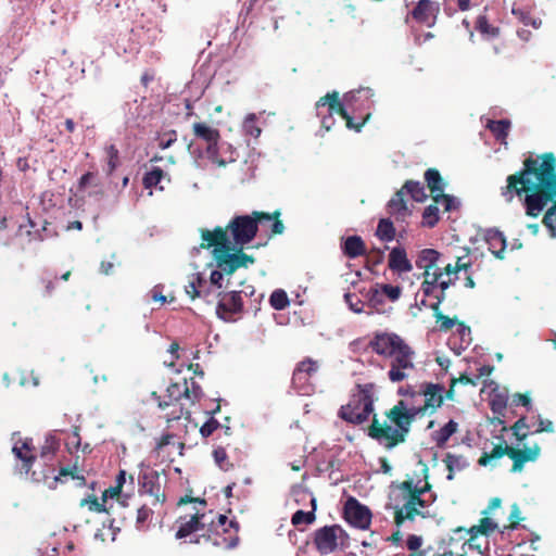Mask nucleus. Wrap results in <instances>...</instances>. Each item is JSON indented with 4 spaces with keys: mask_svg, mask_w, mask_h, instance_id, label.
I'll list each match as a JSON object with an SVG mask.
<instances>
[{
    "mask_svg": "<svg viewBox=\"0 0 556 556\" xmlns=\"http://www.w3.org/2000/svg\"><path fill=\"white\" fill-rule=\"evenodd\" d=\"M506 203L517 197L522 200L526 214L538 217L548 204L542 223L556 237V156L553 152L529 154L522 168L508 175L506 186L501 188Z\"/></svg>",
    "mask_w": 556,
    "mask_h": 556,
    "instance_id": "nucleus-1",
    "label": "nucleus"
},
{
    "mask_svg": "<svg viewBox=\"0 0 556 556\" xmlns=\"http://www.w3.org/2000/svg\"><path fill=\"white\" fill-rule=\"evenodd\" d=\"M428 469L422 468L416 478L409 477L402 482H393L389 486V507L394 510L396 530L386 540L399 545L403 540L401 528L406 522L415 521L417 516L426 517L422 511L429 506L422 495L431 489L427 476Z\"/></svg>",
    "mask_w": 556,
    "mask_h": 556,
    "instance_id": "nucleus-2",
    "label": "nucleus"
},
{
    "mask_svg": "<svg viewBox=\"0 0 556 556\" xmlns=\"http://www.w3.org/2000/svg\"><path fill=\"white\" fill-rule=\"evenodd\" d=\"M407 195L413 201L420 203L428 198L425 186L420 181L406 180L387 204L390 218H384V241H392L397 232L400 237H403L402 233L406 231L407 219L413 213L407 205Z\"/></svg>",
    "mask_w": 556,
    "mask_h": 556,
    "instance_id": "nucleus-3",
    "label": "nucleus"
},
{
    "mask_svg": "<svg viewBox=\"0 0 556 556\" xmlns=\"http://www.w3.org/2000/svg\"><path fill=\"white\" fill-rule=\"evenodd\" d=\"M201 248H213L212 254L217 267L225 274L231 275L239 268H247L254 263V257L242 252V249L231 244L227 230L216 227L214 230L201 229Z\"/></svg>",
    "mask_w": 556,
    "mask_h": 556,
    "instance_id": "nucleus-4",
    "label": "nucleus"
},
{
    "mask_svg": "<svg viewBox=\"0 0 556 556\" xmlns=\"http://www.w3.org/2000/svg\"><path fill=\"white\" fill-rule=\"evenodd\" d=\"M414 349L399 334L384 332V357L388 358V378L402 382L415 370Z\"/></svg>",
    "mask_w": 556,
    "mask_h": 556,
    "instance_id": "nucleus-5",
    "label": "nucleus"
},
{
    "mask_svg": "<svg viewBox=\"0 0 556 556\" xmlns=\"http://www.w3.org/2000/svg\"><path fill=\"white\" fill-rule=\"evenodd\" d=\"M278 213L274 215L263 212H253L252 215H241L233 217L228 226L227 236L231 235V244L242 249L250 243L257 232L258 225L271 224L273 233L280 235L283 232V224L277 219Z\"/></svg>",
    "mask_w": 556,
    "mask_h": 556,
    "instance_id": "nucleus-6",
    "label": "nucleus"
},
{
    "mask_svg": "<svg viewBox=\"0 0 556 556\" xmlns=\"http://www.w3.org/2000/svg\"><path fill=\"white\" fill-rule=\"evenodd\" d=\"M417 414V409L408 410L404 401H399L393 408L386 413L391 422V425L384 422V441L389 447L405 441Z\"/></svg>",
    "mask_w": 556,
    "mask_h": 556,
    "instance_id": "nucleus-7",
    "label": "nucleus"
},
{
    "mask_svg": "<svg viewBox=\"0 0 556 556\" xmlns=\"http://www.w3.org/2000/svg\"><path fill=\"white\" fill-rule=\"evenodd\" d=\"M372 412V399L370 388L359 389L354 393L349 403L343 405L339 416L352 424L365 421Z\"/></svg>",
    "mask_w": 556,
    "mask_h": 556,
    "instance_id": "nucleus-8",
    "label": "nucleus"
},
{
    "mask_svg": "<svg viewBox=\"0 0 556 556\" xmlns=\"http://www.w3.org/2000/svg\"><path fill=\"white\" fill-rule=\"evenodd\" d=\"M167 397L169 401H163L160 402L159 406L161 408H165L168 406L176 407L175 402H178L182 397L189 399L191 401L197 400L200 396V387L195 384V382H191V387L188 386L187 381L185 380L182 383L175 382L168 386L167 390ZM181 414V407L175 408L172 413L167 415L168 420H175L180 417Z\"/></svg>",
    "mask_w": 556,
    "mask_h": 556,
    "instance_id": "nucleus-9",
    "label": "nucleus"
},
{
    "mask_svg": "<svg viewBox=\"0 0 556 556\" xmlns=\"http://www.w3.org/2000/svg\"><path fill=\"white\" fill-rule=\"evenodd\" d=\"M318 110V115H323V109L327 108V115L323 116L321 125L326 130H330L332 126L331 116L333 114H340L346 121V127L350 129L359 130L362 125H355L353 123L352 117L348 114L346 110L343 108L341 102L339 101V93L333 91L331 93H327L325 97L320 98L316 104Z\"/></svg>",
    "mask_w": 556,
    "mask_h": 556,
    "instance_id": "nucleus-10",
    "label": "nucleus"
},
{
    "mask_svg": "<svg viewBox=\"0 0 556 556\" xmlns=\"http://www.w3.org/2000/svg\"><path fill=\"white\" fill-rule=\"evenodd\" d=\"M413 5L409 11L412 18L421 25L432 27L440 13L439 0H406V7Z\"/></svg>",
    "mask_w": 556,
    "mask_h": 556,
    "instance_id": "nucleus-11",
    "label": "nucleus"
},
{
    "mask_svg": "<svg viewBox=\"0 0 556 556\" xmlns=\"http://www.w3.org/2000/svg\"><path fill=\"white\" fill-rule=\"evenodd\" d=\"M344 534L340 526H325L315 532L314 543L318 552L330 554L343 544Z\"/></svg>",
    "mask_w": 556,
    "mask_h": 556,
    "instance_id": "nucleus-12",
    "label": "nucleus"
},
{
    "mask_svg": "<svg viewBox=\"0 0 556 556\" xmlns=\"http://www.w3.org/2000/svg\"><path fill=\"white\" fill-rule=\"evenodd\" d=\"M497 523L492 518L485 516L479 520L478 525L471 526L469 529L458 528L456 531H465L468 535L466 543L469 545V547L478 549L480 553H482V545L479 542V538H489L491 534L497 531Z\"/></svg>",
    "mask_w": 556,
    "mask_h": 556,
    "instance_id": "nucleus-13",
    "label": "nucleus"
},
{
    "mask_svg": "<svg viewBox=\"0 0 556 556\" xmlns=\"http://www.w3.org/2000/svg\"><path fill=\"white\" fill-rule=\"evenodd\" d=\"M420 394L425 397V404L417 409L418 414H433L443 405L444 386L440 383L425 382L421 384Z\"/></svg>",
    "mask_w": 556,
    "mask_h": 556,
    "instance_id": "nucleus-14",
    "label": "nucleus"
},
{
    "mask_svg": "<svg viewBox=\"0 0 556 556\" xmlns=\"http://www.w3.org/2000/svg\"><path fill=\"white\" fill-rule=\"evenodd\" d=\"M345 520L359 529H365L369 526L371 514L369 509L361 505L355 498H349L344 506Z\"/></svg>",
    "mask_w": 556,
    "mask_h": 556,
    "instance_id": "nucleus-15",
    "label": "nucleus"
},
{
    "mask_svg": "<svg viewBox=\"0 0 556 556\" xmlns=\"http://www.w3.org/2000/svg\"><path fill=\"white\" fill-rule=\"evenodd\" d=\"M206 156L212 164L225 167L237 160V151L231 144L219 141L217 146L206 147Z\"/></svg>",
    "mask_w": 556,
    "mask_h": 556,
    "instance_id": "nucleus-16",
    "label": "nucleus"
},
{
    "mask_svg": "<svg viewBox=\"0 0 556 556\" xmlns=\"http://www.w3.org/2000/svg\"><path fill=\"white\" fill-rule=\"evenodd\" d=\"M12 453L18 460L22 462V466L18 468L20 473L27 476L36 459L31 440H15L13 443Z\"/></svg>",
    "mask_w": 556,
    "mask_h": 556,
    "instance_id": "nucleus-17",
    "label": "nucleus"
},
{
    "mask_svg": "<svg viewBox=\"0 0 556 556\" xmlns=\"http://www.w3.org/2000/svg\"><path fill=\"white\" fill-rule=\"evenodd\" d=\"M541 448L538 444L525 448H509V458L513 460L511 471L519 472L528 462H534L539 457Z\"/></svg>",
    "mask_w": 556,
    "mask_h": 556,
    "instance_id": "nucleus-18",
    "label": "nucleus"
},
{
    "mask_svg": "<svg viewBox=\"0 0 556 556\" xmlns=\"http://www.w3.org/2000/svg\"><path fill=\"white\" fill-rule=\"evenodd\" d=\"M51 453H42L41 459L42 464L46 468L40 470L34 469L30 475V479L34 482L43 483L49 489H55L59 482V477L55 476V469L52 465H48L47 463L51 460Z\"/></svg>",
    "mask_w": 556,
    "mask_h": 556,
    "instance_id": "nucleus-19",
    "label": "nucleus"
},
{
    "mask_svg": "<svg viewBox=\"0 0 556 556\" xmlns=\"http://www.w3.org/2000/svg\"><path fill=\"white\" fill-rule=\"evenodd\" d=\"M388 267L392 273L399 276L413 270L412 262L403 247L399 245L391 249L388 256Z\"/></svg>",
    "mask_w": 556,
    "mask_h": 556,
    "instance_id": "nucleus-20",
    "label": "nucleus"
},
{
    "mask_svg": "<svg viewBox=\"0 0 556 556\" xmlns=\"http://www.w3.org/2000/svg\"><path fill=\"white\" fill-rule=\"evenodd\" d=\"M242 302H241V295L238 292H230L228 294H225L217 307H216V314L218 317H220L224 320H228L230 316L241 309Z\"/></svg>",
    "mask_w": 556,
    "mask_h": 556,
    "instance_id": "nucleus-21",
    "label": "nucleus"
},
{
    "mask_svg": "<svg viewBox=\"0 0 556 556\" xmlns=\"http://www.w3.org/2000/svg\"><path fill=\"white\" fill-rule=\"evenodd\" d=\"M441 254L434 249H424L416 258V266L424 269L422 275H430L431 270L439 269L437 267Z\"/></svg>",
    "mask_w": 556,
    "mask_h": 556,
    "instance_id": "nucleus-22",
    "label": "nucleus"
},
{
    "mask_svg": "<svg viewBox=\"0 0 556 556\" xmlns=\"http://www.w3.org/2000/svg\"><path fill=\"white\" fill-rule=\"evenodd\" d=\"M192 128L194 136L205 141L206 147L217 146V142H219L220 135L218 129L205 123H195Z\"/></svg>",
    "mask_w": 556,
    "mask_h": 556,
    "instance_id": "nucleus-23",
    "label": "nucleus"
},
{
    "mask_svg": "<svg viewBox=\"0 0 556 556\" xmlns=\"http://www.w3.org/2000/svg\"><path fill=\"white\" fill-rule=\"evenodd\" d=\"M486 242L490 245V251L496 258L503 260L505 257L506 238L503 232L498 230H489L486 235Z\"/></svg>",
    "mask_w": 556,
    "mask_h": 556,
    "instance_id": "nucleus-24",
    "label": "nucleus"
},
{
    "mask_svg": "<svg viewBox=\"0 0 556 556\" xmlns=\"http://www.w3.org/2000/svg\"><path fill=\"white\" fill-rule=\"evenodd\" d=\"M501 442L496 444L491 452H484L480 458L478 459V464L480 466H488L492 460L502 458L503 456L509 457V448L502 437H500Z\"/></svg>",
    "mask_w": 556,
    "mask_h": 556,
    "instance_id": "nucleus-25",
    "label": "nucleus"
},
{
    "mask_svg": "<svg viewBox=\"0 0 556 556\" xmlns=\"http://www.w3.org/2000/svg\"><path fill=\"white\" fill-rule=\"evenodd\" d=\"M424 177L432 197L444 191L445 182L437 168H428Z\"/></svg>",
    "mask_w": 556,
    "mask_h": 556,
    "instance_id": "nucleus-26",
    "label": "nucleus"
},
{
    "mask_svg": "<svg viewBox=\"0 0 556 556\" xmlns=\"http://www.w3.org/2000/svg\"><path fill=\"white\" fill-rule=\"evenodd\" d=\"M204 518V515L194 514L191 516L189 520L181 521L180 526L176 532L177 539H182L190 535L193 532H197L204 528V525L201 522V519Z\"/></svg>",
    "mask_w": 556,
    "mask_h": 556,
    "instance_id": "nucleus-27",
    "label": "nucleus"
},
{
    "mask_svg": "<svg viewBox=\"0 0 556 556\" xmlns=\"http://www.w3.org/2000/svg\"><path fill=\"white\" fill-rule=\"evenodd\" d=\"M241 131L244 137L257 139L262 134V128L258 124V115L255 113L247 114L241 124Z\"/></svg>",
    "mask_w": 556,
    "mask_h": 556,
    "instance_id": "nucleus-28",
    "label": "nucleus"
},
{
    "mask_svg": "<svg viewBox=\"0 0 556 556\" xmlns=\"http://www.w3.org/2000/svg\"><path fill=\"white\" fill-rule=\"evenodd\" d=\"M443 462L448 470L447 479L453 480L455 471H460L468 466L467 459L462 455L447 453Z\"/></svg>",
    "mask_w": 556,
    "mask_h": 556,
    "instance_id": "nucleus-29",
    "label": "nucleus"
},
{
    "mask_svg": "<svg viewBox=\"0 0 556 556\" xmlns=\"http://www.w3.org/2000/svg\"><path fill=\"white\" fill-rule=\"evenodd\" d=\"M343 252L350 258H355L365 252L364 242L358 236L348 237L343 243Z\"/></svg>",
    "mask_w": 556,
    "mask_h": 556,
    "instance_id": "nucleus-30",
    "label": "nucleus"
},
{
    "mask_svg": "<svg viewBox=\"0 0 556 556\" xmlns=\"http://www.w3.org/2000/svg\"><path fill=\"white\" fill-rule=\"evenodd\" d=\"M317 369V362L312 359L303 361L302 363L299 364L298 368L293 374V381L298 382L301 380H305L306 377H309L312 374H315Z\"/></svg>",
    "mask_w": 556,
    "mask_h": 556,
    "instance_id": "nucleus-31",
    "label": "nucleus"
},
{
    "mask_svg": "<svg viewBox=\"0 0 556 556\" xmlns=\"http://www.w3.org/2000/svg\"><path fill=\"white\" fill-rule=\"evenodd\" d=\"M457 422L454 420H450L445 424L440 430L434 433V440L439 447H442L446 444L450 438L457 431Z\"/></svg>",
    "mask_w": 556,
    "mask_h": 556,
    "instance_id": "nucleus-32",
    "label": "nucleus"
},
{
    "mask_svg": "<svg viewBox=\"0 0 556 556\" xmlns=\"http://www.w3.org/2000/svg\"><path fill=\"white\" fill-rule=\"evenodd\" d=\"M486 128L492 131L497 140H505L508 136L510 122L508 119L489 121Z\"/></svg>",
    "mask_w": 556,
    "mask_h": 556,
    "instance_id": "nucleus-33",
    "label": "nucleus"
},
{
    "mask_svg": "<svg viewBox=\"0 0 556 556\" xmlns=\"http://www.w3.org/2000/svg\"><path fill=\"white\" fill-rule=\"evenodd\" d=\"M490 407H491V410L493 412V414L496 415L495 420L498 424L503 425L504 420L502 419V417L505 416V412H506V407H507L506 397L501 394L494 395L490 401Z\"/></svg>",
    "mask_w": 556,
    "mask_h": 556,
    "instance_id": "nucleus-34",
    "label": "nucleus"
},
{
    "mask_svg": "<svg viewBox=\"0 0 556 556\" xmlns=\"http://www.w3.org/2000/svg\"><path fill=\"white\" fill-rule=\"evenodd\" d=\"M312 503V510L311 511H303V510H296L291 519L292 525L300 526V525H309L315 520V509H316V500L314 497L311 498Z\"/></svg>",
    "mask_w": 556,
    "mask_h": 556,
    "instance_id": "nucleus-35",
    "label": "nucleus"
},
{
    "mask_svg": "<svg viewBox=\"0 0 556 556\" xmlns=\"http://www.w3.org/2000/svg\"><path fill=\"white\" fill-rule=\"evenodd\" d=\"M207 540L211 541L213 545L227 549L236 547L239 541L237 535L226 538L219 532H216L213 536L210 535Z\"/></svg>",
    "mask_w": 556,
    "mask_h": 556,
    "instance_id": "nucleus-36",
    "label": "nucleus"
},
{
    "mask_svg": "<svg viewBox=\"0 0 556 556\" xmlns=\"http://www.w3.org/2000/svg\"><path fill=\"white\" fill-rule=\"evenodd\" d=\"M440 219L439 207L435 202L428 205L422 213V226L433 228Z\"/></svg>",
    "mask_w": 556,
    "mask_h": 556,
    "instance_id": "nucleus-37",
    "label": "nucleus"
},
{
    "mask_svg": "<svg viewBox=\"0 0 556 556\" xmlns=\"http://www.w3.org/2000/svg\"><path fill=\"white\" fill-rule=\"evenodd\" d=\"M513 14L525 26H531L534 29H538L542 22L540 18L533 16L531 12L525 11L522 9H513Z\"/></svg>",
    "mask_w": 556,
    "mask_h": 556,
    "instance_id": "nucleus-38",
    "label": "nucleus"
},
{
    "mask_svg": "<svg viewBox=\"0 0 556 556\" xmlns=\"http://www.w3.org/2000/svg\"><path fill=\"white\" fill-rule=\"evenodd\" d=\"M269 303L275 309L281 311L289 305V299L282 289H277L271 293Z\"/></svg>",
    "mask_w": 556,
    "mask_h": 556,
    "instance_id": "nucleus-39",
    "label": "nucleus"
},
{
    "mask_svg": "<svg viewBox=\"0 0 556 556\" xmlns=\"http://www.w3.org/2000/svg\"><path fill=\"white\" fill-rule=\"evenodd\" d=\"M163 170L161 168H154L151 172L147 173L143 178V185L146 189H151L153 187H156L162 178H163Z\"/></svg>",
    "mask_w": 556,
    "mask_h": 556,
    "instance_id": "nucleus-40",
    "label": "nucleus"
},
{
    "mask_svg": "<svg viewBox=\"0 0 556 556\" xmlns=\"http://www.w3.org/2000/svg\"><path fill=\"white\" fill-rule=\"evenodd\" d=\"M204 283V280L199 274L192 275V279L189 281L188 286H186V292L190 295L191 299L201 295V286Z\"/></svg>",
    "mask_w": 556,
    "mask_h": 556,
    "instance_id": "nucleus-41",
    "label": "nucleus"
},
{
    "mask_svg": "<svg viewBox=\"0 0 556 556\" xmlns=\"http://www.w3.org/2000/svg\"><path fill=\"white\" fill-rule=\"evenodd\" d=\"M477 29L489 37H497L500 35V28L490 25L485 16L478 17Z\"/></svg>",
    "mask_w": 556,
    "mask_h": 556,
    "instance_id": "nucleus-42",
    "label": "nucleus"
},
{
    "mask_svg": "<svg viewBox=\"0 0 556 556\" xmlns=\"http://www.w3.org/2000/svg\"><path fill=\"white\" fill-rule=\"evenodd\" d=\"M152 509L148 507L147 505H142L137 510V517H136V525L139 529L146 528L148 522L152 518Z\"/></svg>",
    "mask_w": 556,
    "mask_h": 556,
    "instance_id": "nucleus-43",
    "label": "nucleus"
},
{
    "mask_svg": "<svg viewBox=\"0 0 556 556\" xmlns=\"http://www.w3.org/2000/svg\"><path fill=\"white\" fill-rule=\"evenodd\" d=\"M529 426L526 424V417L519 418L511 427L513 433L517 441L522 442L528 437V432L523 429H528Z\"/></svg>",
    "mask_w": 556,
    "mask_h": 556,
    "instance_id": "nucleus-44",
    "label": "nucleus"
},
{
    "mask_svg": "<svg viewBox=\"0 0 556 556\" xmlns=\"http://www.w3.org/2000/svg\"><path fill=\"white\" fill-rule=\"evenodd\" d=\"M105 153L108 156V173L111 174L118 164V150L114 146H109L105 148Z\"/></svg>",
    "mask_w": 556,
    "mask_h": 556,
    "instance_id": "nucleus-45",
    "label": "nucleus"
},
{
    "mask_svg": "<svg viewBox=\"0 0 556 556\" xmlns=\"http://www.w3.org/2000/svg\"><path fill=\"white\" fill-rule=\"evenodd\" d=\"M432 200L433 202H435V204L443 205L444 211L446 212H450L454 206V198L450 194L444 193V191L432 197Z\"/></svg>",
    "mask_w": 556,
    "mask_h": 556,
    "instance_id": "nucleus-46",
    "label": "nucleus"
},
{
    "mask_svg": "<svg viewBox=\"0 0 556 556\" xmlns=\"http://www.w3.org/2000/svg\"><path fill=\"white\" fill-rule=\"evenodd\" d=\"M437 323H440V330L441 331H448L451 330L454 325L456 324V319H453V318H450L448 316L442 314V313H437Z\"/></svg>",
    "mask_w": 556,
    "mask_h": 556,
    "instance_id": "nucleus-47",
    "label": "nucleus"
},
{
    "mask_svg": "<svg viewBox=\"0 0 556 556\" xmlns=\"http://www.w3.org/2000/svg\"><path fill=\"white\" fill-rule=\"evenodd\" d=\"M369 293H371L368 302H369V306L375 308L376 312H380V305L382 303V294L380 293V291L378 290L377 286L375 288H371L369 290Z\"/></svg>",
    "mask_w": 556,
    "mask_h": 556,
    "instance_id": "nucleus-48",
    "label": "nucleus"
},
{
    "mask_svg": "<svg viewBox=\"0 0 556 556\" xmlns=\"http://www.w3.org/2000/svg\"><path fill=\"white\" fill-rule=\"evenodd\" d=\"M214 459L216 464L222 468L223 470H227L229 468L227 460V453L223 447H218L213 453Z\"/></svg>",
    "mask_w": 556,
    "mask_h": 556,
    "instance_id": "nucleus-49",
    "label": "nucleus"
},
{
    "mask_svg": "<svg viewBox=\"0 0 556 556\" xmlns=\"http://www.w3.org/2000/svg\"><path fill=\"white\" fill-rule=\"evenodd\" d=\"M421 543V538L415 534L408 535L406 541V545L407 548L410 551V554L421 553L422 551H419Z\"/></svg>",
    "mask_w": 556,
    "mask_h": 556,
    "instance_id": "nucleus-50",
    "label": "nucleus"
},
{
    "mask_svg": "<svg viewBox=\"0 0 556 556\" xmlns=\"http://www.w3.org/2000/svg\"><path fill=\"white\" fill-rule=\"evenodd\" d=\"M521 519L522 518L520 517V509L517 504H514L511 507L510 515H509L510 523L507 528L515 529L519 525Z\"/></svg>",
    "mask_w": 556,
    "mask_h": 556,
    "instance_id": "nucleus-51",
    "label": "nucleus"
},
{
    "mask_svg": "<svg viewBox=\"0 0 556 556\" xmlns=\"http://www.w3.org/2000/svg\"><path fill=\"white\" fill-rule=\"evenodd\" d=\"M402 289L399 286L384 285V295L391 301H395L400 298Z\"/></svg>",
    "mask_w": 556,
    "mask_h": 556,
    "instance_id": "nucleus-52",
    "label": "nucleus"
},
{
    "mask_svg": "<svg viewBox=\"0 0 556 556\" xmlns=\"http://www.w3.org/2000/svg\"><path fill=\"white\" fill-rule=\"evenodd\" d=\"M425 280L421 283V291L426 296H431L437 286H433V282L430 281V275H422Z\"/></svg>",
    "mask_w": 556,
    "mask_h": 556,
    "instance_id": "nucleus-53",
    "label": "nucleus"
},
{
    "mask_svg": "<svg viewBox=\"0 0 556 556\" xmlns=\"http://www.w3.org/2000/svg\"><path fill=\"white\" fill-rule=\"evenodd\" d=\"M369 435L375 439L382 438V426L379 424L377 416H374L372 425L369 428Z\"/></svg>",
    "mask_w": 556,
    "mask_h": 556,
    "instance_id": "nucleus-54",
    "label": "nucleus"
},
{
    "mask_svg": "<svg viewBox=\"0 0 556 556\" xmlns=\"http://www.w3.org/2000/svg\"><path fill=\"white\" fill-rule=\"evenodd\" d=\"M451 380H453V384L462 383V384H469L472 387H476L478 384L477 379L470 378L466 374H462L457 378L453 377Z\"/></svg>",
    "mask_w": 556,
    "mask_h": 556,
    "instance_id": "nucleus-55",
    "label": "nucleus"
},
{
    "mask_svg": "<svg viewBox=\"0 0 556 556\" xmlns=\"http://www.w3.org/2000/svg\"><path fill=\"white\" fill-rule=\"evenodd\" d=\"M81 505H88L89 509L90 510H93V511H102L104 510V506L102 503H100L97 498H88V500H84L81 502Z\"/></svg>",
    "mask_w": 556,
    "mask_h": 556,
    "instance_id": "nucleus-56",
    "label": "nucleus"
},
{
    "mask_svg": "<svg viewBox=\"0 0 556 556\" xmlns=\"http://www.w3.org/2000/svg\"><path fill=\"white\" fill-rule=\"evenodd\" d=\"M513 402L515 405L530 406L531 399L528 394L516 393L513 397Z\"/></svg>",
    "mask_w": 556,
    "mask_h": 556,
    "instance_id": "nucleus-57",
    "label": "nucleus"
},
{
    "mask_svg": "<svg viewBox=\"0 0 556 556\" xmlns=\"http://www.w3.org/2000/svg\"><path fill=\"white\" fill-rule=\"evenodd\" d=\"M554 431V425L548 419H540L539 421V428L535 430V433L541 432H553Z\"/></svg>",
    "mask_w": 556,
    "mask_h": 556,
    "instance_id": "nucleus-58",
    "label": "nucleus"
},
{
    "mask_svg": "<svg viewBox=\"0 0 556 556\" xmlns=\"http://www.w3.org/2000/svg\"><path fill=\"white\" fill-rule=\"evenodd\" d=\"M380 341L381 338L379 334H377L374 340H370L368 342V348L371 349V351L376 352L377 354H382V345Z\"/></svg>",
    "mask_w": 556,
    "mask_h": 556,
    "instance_id": "nucleus-59",
    "label": "nucleus"
},
{
    "mask_svg": "<svg viewBox=\"0 0 556 556\" xmlns=\"http://www.w3.org/2000/svg\"><path fill=\"white\" fill-rule=\"evenodd\" d=\"M211 283L222 288V280H223V271L222 270H213L210 276Z\"/></svg>",
    "mask_w": 556,
    "mask_h": 556,
    "instance_id": "nucleus-60",
    "label": "nucleus"
},
{
    "mask_svg": "<svg viewBox=\"0 0 556 556\" xmlns=\"http://www.w3.org/2000/svg\"><path fill=\"white\" fill-rule=\"evenodd\" d=\"M151 298L155 302H160L161 304H164L166 302V296L162 294L159 287H154L151 290Z\"/></svg>",
    "mask_w": 556,
    "mask_h": 556,
    "instance_id": "nucleus-61",
    "label": "nucleus"
},
{
    "mask_svg": "<svg viewBox=\"0 0 556 556\" xmlns=\"http://www.w3.org/2000/svg\"><path fill=\"white\" fill-rule=\"evenodd\" d=\"M121 491H122V488L115 484L114 486H111L104 491L103 497L104 498H106V497L113 498L115 496H118Z\"/></svg>",
    "mask_w": 556,
    "mask_h": 556,
    "instance_id": "nucleus-62",
    "label": "nucleus"
},
{
    "mask_svg": "<svg viewBox=\"0 0 556 556\" xmlns=\"http://www.w3.org/2000/svg\"><path fill=\"white\" fill-rule=\"evenodd\" d=\"M121 491H122V488L115 484L114 486H111L104 491L103 497L104 498H106V497L113 498L115 496H118Z\"/></svg>",
    "mask_w": 556,
    "mask_h": 556,
    "instance_id": "nucleus-63",
    "label": "nucleus"
},
{
    "mask_svg": "<svg viewBox=\"0 0 556 556\" xmlns=\"http://www.w3.org/2000/svg\"><path fill=\"white\" fill-rule=\"evenodd\" d=\"M501 498L498 497H493L490 503H489V506L485 510H483V515H488L490 514L493 509L497 508L501 506Z\"/></svg>",
    "mask_w": 556,
    "mask_h": 556,
    "instance_id": "nucleus-64",
    "label": "nucleus"
}]
</instances>
